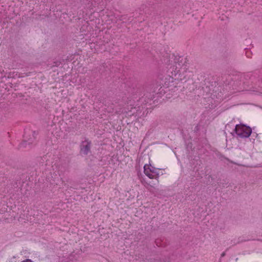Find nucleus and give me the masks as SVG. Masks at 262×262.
I'll list each match as a JSON object with an SVG mask.
<instances>
[{
    "instance_id": "423d86ee",
    "label": "nucleus",
    "mask_w": 262,
    "mask_h": 262,
    "mask_svg": "<svg viewBox=\"0 0 262 262\" xmlns=\"http://www.w3.org/2000/svg\"><path fill=\"white\" fill-rule=\"evenodd\" d=\"M246 55H247V56H248V57H250V56H249V55H250V54H248V53L247 52V53H246Z\"/></svg>"
},
{
    "instance_id": "39448f33",
    "label": "nucleus",
    "mask_w": 262,
    "mask_h": 262,
    "mask_svg": "<svg viewBox=\"0 0 262 262\" xmlns=\"http://www.w3.org/2000/svg\"><path fill=\"white\" fill-rule=\"evenodd\" d=\"M246 55H247V56H248V57H250V56H249V55H250V54H248V53L247 52V53H246Z\"/></svg>"
},
{
    "instance_id": "7ed1b4c3",
    "label": "nucleus",
    "mask_w": 262,
    "mask_h": 262,
    "mask_svg": "<svg viewBox=\"0 0 262 262\" xmlns=\"http://www.w3.org/2000/svg\"><path fill=\"white\" fill-rule=\"evenodd\" d=\"M90 150V143L89 142H83L81 152L82 154L87 155Z\"/></svg>"
},
{
    "instance_id": "f257e3e1",
    "label": "nucleus",
    "mask_w": 262,
    "mask_h": 262,
    "mask_svg": "<svg viewBox=\"0 0 262 262\" xmlns=\"http://www.w3.org/2000/svg\"><path fill=\"white\" fill-rule=\"evenodd\" d=\"M164 170L157 168L150 164H146L144 166V172L145 174L151 179L158 180L160 175H163Z\"/></svg>"
},
{
    "instance_id": "20e7f679",
    "label": "nucleus",
    "mask_w": 262,
    "mask_h": 262,
    "mask_svg": "<svg viewBox=\"0 0 262 262\" xmlns=\"http://www.w3.org/2000/svg\"><path fill=\"white\" fill-rule=\"evenodd\" d=\"M21 262H32V261L30 259H27L22 261Z\"/></svg>"
},
{
    "instance_id": "f03ea898",
    "label": "nucleus",
    "mask_w": 262,
    "mask_h": 262,
    "mask_svg": "<svg viewBox=\"0 0 262 262\" xmlns=\"http://www.w3.org/2000/svg\"><path fill=\"white\" fill-rule=\"evenodd\" d=\"M235 132L236 134L240 138H248L252 133L251 128L244 124H237L235 126Z\"/></svg>"
}]
</instances>
